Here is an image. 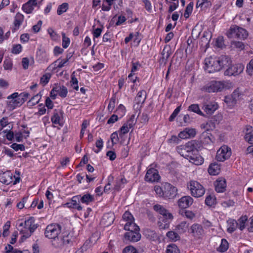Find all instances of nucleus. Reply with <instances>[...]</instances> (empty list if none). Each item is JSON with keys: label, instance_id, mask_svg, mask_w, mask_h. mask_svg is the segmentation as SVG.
Here are the masks:
<instances>
[{"label": "nucleus", "instance_id": "nucleus-1", "mask_svg": "<svg viewBox=\"0 0 253 253\" xmlns=\"http://www.w3.org/2000/svg\"><path fill=\"white\" fill-rule=\"evenodd\" d=\"M44 234L46 238L51 239L52 245L55 248H62L71 242V238L68 235L61 234V226L58 224L47 225Z\"/></svg>", "mask_w": 253, "mask_h": 253}, {"label": "nucleus", "instance_id": "nucleus-2", "mask_svg": "<svg viewBox=\"0 0 253 253\" xmlns=\"http://www.w3.org/2000/svg\"><path fill=\"white\" fill-rule=\"evenodd\" d=\"M29 94L22 92L19 94L14 92L7 97L6 108L8 110L12 111L16 107L21 106L28 99Z\"/></svg>", "mask_w": 253, "mask_h": 253}, {"label": "nucleus", "instance_id": "nucleus-3", "mask_svg": "<svg viewBox=\"0 0 253 253\" xmlns=\"http://www.w3.org/2000/svg\"><path fill=\"white\" fill-rule=\"evenodd\" d=\"M229 84L224 81H211L201 88L202 91L211 93L220 92L225 87H228Z\"/></svg>", "mask_w": 253, "mask_h": 253}, {"label": "nucleus", "instance_id": "nucleus-4", "mask_svg": "<svg viewBox=\"0 0 253 253\" xmlns=\"http://www.w3.org/2000/svg\"><path fill=\"white\" fill-rule=\"evenodd\" d=\"M124 229L128 231L125 235L126 240L132 242L140 240L141 235L139 232V228L136 224L125 225Z\"/></svg>", "mask_w": 253, "mask_h": 253}, {"label": "nucleus", "instance_id": "nucleus-5", "mask_svg": "<svg viewBox=\"0 0 253 253\" xmlns=\"http://www.w3.org/2000/svg\"><path fill=\"white\" fill-rule=\"evenodd\" d=\"M187 188L190 190L191 195L194 197H201L205 193V189L203 185L195 180H190L187 183Z\"/></svg>", "mask_w": 253, "mask_h": 253}, {"label": "nucleus", "instance_id": "nucleus-6", "mask_svg": "<svg viewBox=\"0 0 253 253\" xmlns=\"http://www.w3.org/2000/svg\"><path fill=\"white\" fill-rule=\"evenodd\" d=\"M204 69L209 73L220 71V66L217 58L212 57L206 58L204 62Z\"/></svg>", "mask_w": 253, "mask_h": 253}, {"label": "nucleus", "instance_id": "nucleus-7", "mask_svg": "<svg viewBox=\"0 0 253 253\" xmlns=\"http://www.w3.org/2000/svg\"><path fill=\"white\" fill-rule=\"evenodd\" d=\"M197 142L195 140H193L187 143L185 146H180L177 147V151L181 155L183 153V152H186L185 154L198 153V151L197 148Z\"/></svg>", "mask_w": 253, "mask_h": 253}, {"label": "nucleus", "instance_id": "nucleus-8", "mask_svg": "<svg viewBox=\"0 0 253 253\" xmlns=\"http://www.w3.org/2000/svg\"><path fill=\"white\" fill-rule=\"evenodd\" d=\"M231 155V149L227 146L223 145L217 151L216 158L218 161L223 162L229 158Z\"/></svg>", "mask_w": 253, "mask_h": 253}, {"label": "nucleus", "instance_id": "nucleus-9", "mask_svg": "<svg viewBox=\"0 0 253 253\" xmlns=\"http://www.w3.org/2000/svg\"><path fill=\"white\" fill-rule=\"evenodd\" d=\"M181 156L187 159L190 163L199 166L202 165L204 162V159L198 154L196 153H189V154H181Z\"/></svg>", "mask_w": 253, "mask_h": 253}, {"label": "nucleus", "instance_id": "nucleus-10", "mask_svg": "<svg viewBox=\"0 0 253 253\" xmlns=\"http://www.w3.org/2000/svg\"><path fill=\"white\" fill-rule=\"evenodd\" d=\"M189 233L196 239H200L204 234V229L201 225L194 223L191 226Z\"/></svg>", "mask_w": 253, "mask_h": 253}, {"label": "nucleus", "instance_id": "nucleus-11", "mask_svg": "<svg viewBox=\"0 0 253 253\" xmlns=\"http://www.w3.org/2000/svg\"><path fill=\"white\" fill-rule=\"evenodd\" d=\"M244 70V66L241 64H237L229 67L224 72L226 76H236L241 74Z\"/></svg>", "mask_w": 253, "mask_h": 253}, {"label": "nucleus", "instance_id": "nucleus-12", "mask_svg": "<svg viewBox=\"0 0 253 253\" xmlns=\"http://www.w3.org/2000/svg\"><path fill=\"white\" fill-rule=\"evenodd\" d=\"M160 178L158 170L153 168L149 169L145 176V180L149 182H158Z\"/></svg>", "mask_w": 253, "mask_h": 253}, {"label": "nucleus", "instance_id": "nucleus-13", "mask_svg": "<svg viewBox=\"0 0 253 253\" xmlns=\"http://www.w3.org/2000/svg\"><path fill=\"white\" fill-rule=\"evenodd\" d=\"M165 189V198H173L177 195V189L169 183H166L164 185Z\"/></svg>", "mask_w": 253, "mask_h": 253}, {"label": "nucleus", "instance_id": "nucleus-14", "mask_svg": "<svg viewBox=\"0 0 253 253\" xmlns=\"http://www.w3.org/2000/svg\"><path fill=\"white\" fill-rule=\"evenodd\" d=\"M64 206L69 208L76 209L79 211L83 210V207L80 205L78 195L73 196L70 202L64 204Z\"/></svg>", "mask_w": 253, "mask_h": 253}, {"label": "nucleus", "instance_id": "nucleus-15", "mask_svg": "<svg viewBox=\"0 0 253 253\" xmlns=\"http://www.w3.org/2000/svg\"><path fill=\"white\" fill-rule=\"evenodd\" d=\"M63 112L61 110H54L53 115L51 118L52 123L59 125L60 126H63Z\"/></svg>", "mask_w": 253, "mask_h": 253}, {"label": "nucleus", "instance_id": "nucleus-16", "mask_svg": "<svg viewBox=\"0 0 253 253\" xmlns=\"http://www.w3.org/2000/svg\"><path fill=\"white\" fill-rule=\"evenodd\" d=\"M193 203V198L189 196H185L181 197L178 201V205L181 209H186L190 207Z\"/></svg>", "mask_w": 253, "mask_h": 253}, {"label": "nucleus", "instance_id": "nucleus-17", "mask_svg": "<svg viewBox=\"0 0 253 253\" xmlns=\"http://www.w3.org/2000/svg\"><path fill=\"white\" fill-rule=\"evenodd\" d=\"M153 208L156 211L160 214L163 215L166 219H172L173 216L171 213H169L163 206L157 204L155 205Z\"/></svg>", "mask_w": 253, "mask_h": 253}, {"label": "nucleus", "instance_id": "nucleus-18", "mask_svg": "<svg viewBox=\"0 0 253 253\" xmlns=\"http://www.w3.org/2000/svg\"><path fill=\"white\" fill-rule=\"evenodd\" d=\"M13 175L10 171L0 172V182L8 185L13 182Z\"/></svg>", "mask_w": 253, "mask_h": 253}, {"label": "nucleus", "instance_id": "nucleus-19", "mask_svg": "<svg viewBox=\"0 0 253 253\" xmlns=\"http://www.w3.org/2000/svg\"><path fill=\"white\" fill-rule=\"evenodd\" d=\"M196 133L195 129L192 127H186L185 130L179 133L178 136L181 139H187L194 137Z\"/></svg>", "mask_w": 253, "mask_h": 253}, {"label": "nucleus", "instance_id": "nucleus-20", "mask_svg": "<svg viewBox=\"0 0 253 253\" xmlns=\"http://www.w3.org/2000/svg\"><path fill=\"white\" fill-rule=\"evenodd\" d=\"M242 95L243 93L238 88L233 91L231 96L226 98V101L227 103L232 102V104H235L238 100L241 99Z\"/></svg>", "mask_w": 253, "mask_h": 253}, {"label": "nucleus", "instance_id": "nucleus-21", "mask_svg": "<svg viewBox=\"0 0 253 253\" xmlns=\"http://www.w3.org/2000/svg\"><path fill=\"white\" fill-rule=\"evenodd\" d=\"M37 4V0H29L22 6V10L27 14L31 13L34 6Z\"/></svg>", "mask_w": 253, "mask_h": 253}, {"label": "nucleus", "instance_id": "nucleus-22", "mask_svg": "<svg viewBox=\"0 0 253 253\" xmlns=\"http://www.w3.org/2000/svg\"><path fill=\"white\" fill-rule=\"evenodd\" d=\"M215 189L217 192H223L226 187V183L225 179L218 178L214 183Z\"/></svg>", "mask_w": 253, "mask_h": 253}, {"label": "nucleus", "instance_id": "nucleus-23", "mask_svg": "<svg viewBox=\"0 0 253 253\" xmlns=\"http://www.w3.org/2000/svg\"><path fill=\"white\" fill-rule=\"evenodd\" d=\"M23 20L24 16L22 14L17 13L16 14L13 22L14 28L12 29V32H15L19 28L20 25L22 24L23 21Z\"/></svg>", "mask_w": 253, "mask_h": 253}, {"label": "nucleus", "instance_id": "nucleus-24", "mask_svg": "<svg viewBox=\"0 0 253 253\" xmlns=\"http://www.w3.org/2000/svg\"><path fill=\"white\" fill-rule=\"evenodd\" d=\"M80 202L85 205H89L95 201L94 196L89 193H86L83 195H78Z\"/></svg>", "mask_w": 253, "mask_h": 253}, {"label": "nucleus", "instance_id": "nucleus-25", "mask_svg": "<svg viewBox=\"0 0 253 253\" xmlns=\"http://www.w3.org/2000/svg\"><path fill=\"white\" fill-rule=\"evenodd\" d=\"M217 59L220 66V70L222 68L228 67L231 63V58L227 55H221Z\"/></svg>", "mask_w": 253, "mask_h": 253}, {"label": "nucleus", "instance_id": "nucleus-26", "mask_svg": "<svg viewBox=\"0 0 253 253\" xmlns=\"http://www.w3.org/2000/svg\"><path fill=\"white\" fill-rule=\"evenodd\" d=\"M218 108V105L216 102H210L204 106V109L207 114H212Z\"/></svg>", "mask_w": 253, "mask_h": 253}, {"label": "nucleus", "instance_id": "nucleus-27", "mask_svg": "<svg viewBox=\"0 0 253 253\" xmlns=\"http://www.w3.org/2000/svg\"><path fill=\"white\" fill-rule=\"evenodd\" d=\"M114 219V215L113 214L106 213L103 216L101 222L104 225L108 226L113 223Z\"/></svg>", "mask_w": 253, "mask_h": 253}, {"label": "nucleus", "instance_id": "nucleus-28", "mask_svg": "<svg viewBox=\"0 0 253 253\" xmlns=\"http://www.w3.org/2000/svg\"><path fill=\"white\" fill-rule=\"evenodd\" d=\"M54 90L61 97L65 98L67 96L68 89L65 86L57 85L54 87Z\"/></svg>", "mask_w": 253, "mask_h": 253}, {"label": "nucleus", "instance_id": "nucleus-29", "mask_svg": "<svg viewBox=\"0 0 253 253\" xmlns=\"http://www.w3.org/2000/svg\"><path fill=\"white\" fill-rule=\"evenodd\" d=\"M147 94L146 91L142 90L139 91L135 99V100L137 104H143L145 101V99L146 98Z\"/></svg>", "mask_w": 253, "mask_h": 253}, {"label": "nucleus", "instance_id": "nucleus-30", "mask_svg": "<svg viewBox=\"0 0 253 253\" xmlns=\"http://www.w3.org/2000/svg\"><path fill=\"white\" fill-rule=\"evenodd\" d=\"M238 228L236 220L230 218L227 221V232L232 233Z\"/></svg>", "mask_w": 253, "mask_h": 253}, {"label": "nucleus", "instance_id": "nucleus-31", "mask_svg": "<svg viewBox=\"0 0 253 253\" xmlns=\"http://www.w3.org/2000/svg\"><path fill=\"white\" fill-rule=\"evenodd\" d=\"M36 59L40 63L47 62L48 60L45 52L42 50H39V51H37Z\"/></svg>", "mask_w": 253, "mask_h": 253}, {"label": "nucleus", "instance_id": "nucleus-32", "mask_svg": "<svg viewBox=\"0 0 253 253\" xmlns=\"http://www.w3.org/2000/svg\"><path fill=\"white\" fill-rule=\"evenodd\" d=\"M220 170V166L216 163L211 164L208 169L209 173L211 175H217L219 173Z\"/></svg>", "mask_w": 253, "mask_h": 253}, {"label": "nucleus", "instance_id": "nucleus-33", "mask_svg": "<svg viewBox=\"0 0 253 253\" xmlns=\"http://www.w3.org/2000/svg\"><path fill=\"white\" fill-rule=\"evenodd\" d=\"M188 224L186 221H182L175 228V230L179 234L185 232L188 229Z\"/></svg>", "mask_w": 253, "mask_h": 253}, {"label": "nucleus", "instance_id": "nucleus-34", "mask_svg": "<svg viewBox=\"0 0 253 253\" xmlns=\"http://www.w3.org/2000/svg\"><path fill=\"white\" fill-rule=\"evenodd\" d=\"M248 220V217L246 215H243L241 216L237 221H236L237 223L238 228H239L241 231L243 230L245 227L246 225V222Z\"/></svg>", "mask_w": 253, "mask_h": 253}, {"label": "nucleus", "instance_id": "nucleus-35", "mask_svg": "<svg viewBox=\"0 0 253 253\" xmlns=\"http://www.w3.org/2000/svg\"><path fill=\"white\" fill-rule=\"evenodd\" d=\"M123 219L126 222L125 225L135 224L134 222V219L133 215L129 211H126L124 213Z\"/></svg>", "mask_w": 253, "mask_h": 253}, {"label": "nucleus", "instance_id": "nucleus-36", "mask_svg": "<svg viewBox=\"0 0 253 253\" xmlns=\"http://www.w3.org/2000/svg\"><path fill=\"white\" fill-rule=\"evenodd\" d=\"M116 0H103L101 6L102 11H109L111 9L112 5Z\"/></svg>", "mask_w": 253, "mask_h": 253}, {"label": "nucleus", "instance_id": "nucleus-37", "mask_svg": "<svg viewBox=\"0 0 253 253\" xmlns=\"http://www.w3.org/2000/svg\"><path fill=\"white\" fill-rule=\"evenodd\" d=\"M238 26L234 25L230 27L229 30L227 32V36L229 38H237V31Z\"/></svg>", "mask_w": 253, "mask_h": 253}, {"label": "nucleus", "instance_id": "nucleus-38", "mask_svg": "<svg viewBox=\"0 0 253 253\" xmlns=\"http://www.w3.org/2000/svg\"><path fill=\"white\" fill-rule=\"evenodd\" d=\"M34 222V220L32 218H29L28 220L25 221L24 223L22 222L19 224V226H24L25 230H21L20 233L24 234L25 233L26 230H29L30 227L32 226L33 223Z\"/></svg>", "mask_w": 253, "mask_h": 253}, {"label": "nucleus", "instance_id": "nucleus-39", "mask_svg": "<svg viewBox=\"0 0 253 253\" xmlns=\"http://www.w3.org/2000/svg\"><path fill=\"white\" fill-rule=\"evenodd\" d=\"M167 237L169 238V239L171 241L175 242L180 240V237L176 231H170L167 232L166 234Z\"/></svg>", "mask_w": 253, "mask_h": 253}, {"label": "nucleus", "instance_id": "nucleus-40", "mask_svg": "<svg viewBox=\"0 0 253 253\" xmlns=\"http://www.w3.org/2000/svg\"><path fill=\"white\" fill-rule=\"evenodd\" d=\"M229 248V244L227 241L225 239H222L221 244L217 250L221 253H224Z\"/></svg>", "mask_w": 253, "mask_h": 253}, {"label": "nucleus", "instance_id": "nucleus-41", "mask_svg": "<svg viewBox=\"0 0 253 253\" xmlns=\"http://www.w3.org/2000/svg\"><path fill=\"white\" fill-rule=\"evenodd\" d=\"M237 33V38L240 39L244 40L248 36V32L247 31L246 29L239 27H238Z\"/></svg>", "mask_w": 253, "mask_h": 253}, {"label": "nucleus", "instance_id": "nucleus-42", "mask_svg": "<svg viewBox=\"0 0 253 253\" xmlns=\"http://www.w3.org/2000/svg\"><path fill=\"white\" fill-rule=\"evenodd\" d=\"M42 97V95L40 93L34 96L28 102V105L30 106L35 105L39 103Z\"/></svg>", "mask_w": 253, "mask_h": 253}, {"label": "nucleus", "instance_id": "nucleus-43", "mask_svg": "<svg viewBox=\"0 0 253 253\" xmlns=\"http://www.w3.org/2000/svg\"><path fill=\"white\" fill-rule=\"evenodd\" d=\"M171 54V49L169 47L165 46L162 52L163 56L162 59L165 60V62L167 61Z\"/></svg>", "mask_w": 253, "mask_h": 253}, {"label": "nucleus", "instance_id": "nucleus-44", "mask_svg": "<svg viewBox=\"0 0 253 253\" xmlns=\"http://www.w3.org/2000/svg\"><path fill=\"white\" fill-rule=\"evenodd\" d=\"M188 110L196 113L201 116H204L203 112L199 108V105L197 104H194L190 105L188 107Z\"/></svg>", "mask_w": 253, "mask_h": 253}, {"label": "nucleus", "instance_id": "nucleus-45", "mask_svg": "<svg viewBox=\"0 0 253 253\" xmlns=\"http://www.w3.org/2000/svg\"><path fill=\"white\" fill-rule=\"evenodd\" d=\"M167 253H180V251L175 244H171L168 246Z\"/></svg>", "mask_w": 253, "mask_h": 253}, {"label": "nucleus", "instance_id": "nucleus-46", "mask_svg": "<svg viewBox=\"0 0 253 253\" xmlns=\"http://www.w3.org/2000/svg\"><path fill=\"white\" fill-rule=\"evenodd\" d=\"M205 203L207 205L211 207L215 204L216 198L214 195H209L205 200Z\"/></svg>", "mask_w": 253, "mask_h": 253}, {"label": "nucleus", "instance_id": "nucleus-47", "mask_svg": "<svg viewBox=\"0 0 253 253\" xmlns=\"http://www.w3.org/2000/svg\"><path fill=\"white\" fill-rule=\"evenodd\" d=\"M244 139L248 143L251 144H253V133H252L251 129H247V132L244 136Z\"/></svg>", "mask_w": 253, "mask_h": 253}, {"label": "nucleus", "instance_id": "nucleus-48", "mask_svg": "<svg viewBox=\"0 0 253 253\" xmlns=\"http://www.w3.org/2000/svg\"><path fill=\"white\" fill-rule=\"evenodd\" d=\"M68 9V4L67 3H63L62 4L59 5L57 10V13L58 15H60L62 13L65 12Z\"/></svg>", "mask_w": 253, "mask_h": 253}, {"label": "nucleus", "instance_id": "nucleus-49", "mask_svg": "<svg viewBox=\"0 0 253 253\" xmlns=\"http://www.w3.org/2000/svg\"><path fill=\"white\" fill-rule=\"evenodd\" d=\"M70 83L71 85L73 87V88L76 90H78V81L77 79L75 77L74 73L71 75V80L70 81Z\"/></svg>", "mask_w": 253, "mask_h": 253}, {"label": "nucleus", "instance_id": "nucleus-50", "mask_svg": "<svg viewBox=\"0 0 253 253\" xmlns=\"http://www.w3.org/2000/svg\"><path fill=\"white\" fill-rule=\"evenodd\" d=\"M51 78V74L50 73H46L43 75L41 78L40 83L43 85L46 84Z\"/></svg>", "mask_w": 253, "mask_h": 253}, {"label": "nucleus", "instance_id": "nucleus-51", "mask_svg": "<svg viewBox=\"0 0 253 253\" xmlns=\"http://www.w3.org/2000/svg\"><path fill=\"white\" fill-rule=\"evenodd\" d=\"M193 7V2H190L187 5L184 14V16L186 18H188L189 17L190 14L192 13Z\"/></svg>", "mask_w": 253, "mask_h": 253}, {"label": "nucleus", "instance_id": "nucleus-52", "mask_svg": "<svg viewBox=\"0 0 253 253\" xmlns=\"http://www.w3.org/2000/svg\"><path fill=\"white\" fill-rule=\"evenodd\" d=\"M116 102V96L114 95L111 98L108 106V110L112 112L115 108Z\"/></svg>", "mask_w": 253, "mask_h": 253}, {"label": "nucleus", "instance_id": "nucleus-53", "mask_svg": "<svg viewBox=\"0 0 253 253\" xmlns=\"http://www.w3.org/2000/svg\"><path fill=\"white\" fill-rule=\"evenodd\" d=\"M123 253H139L138 251L132 246H128L125 247L123 251Z\"/></svg>", "mask_w": 253, "mask_h": 253}, {"label": "nucleus", "instance_id": "nucleus-54", "mask_svg": "<svg viewBox=\"0 0 253 253\" xmlns=\"http://www.w3.org/2000/svg\"><path fill=\"white\" fill-rule=\"evenodd\" d=\"M154 190L156 194L160 197H165V189H163L159 186H155Z\"/></svg>", "mask_w": 253, "mask_h": 253}, {"label": "nucleus", "instance_id": "nucleus-55", "mask_svg": "<svg viewBox=\"0 0 253 253\" xmlns=\"http://www.w3.org/2000/svg\"><path fill=\"white\" fill-rule=\"evenodd\" d=\"M62 46L64 48H67L70 44V39L65 36V34L64 33H62Z\"/></svg>", "mask_w": 253, "mask_h": 253}, {"label": "nucleus", "instance_id": "nucleus-56", "mask_svg": "<svg viewBox=\"0 0 253 253\" xmlns=\"http://www.w3.org/2000/svg\"><path fill=\"white\" fill-rule=\"evenodd\" d=\"M136 122L135 116L132 115L130 117L129 119L127 121L126 126L124 125L123 126H133Z\"/></svg>", "mask_w": 253, "mask_h": 253}, {"label": "nucleus", "instance_id": "nucleus-57", "mask_svg": "<svg viewBox=\"0 0 253 253\" xmlns=\"http://www.w3.org/2000/svg\"><path fill=\"white\" fill-rule=\"evenodd\" d=\"M22 46L20 44H14L13 45L11 52L13 54H19L22 51Z\"/></svg>", "mask_w": 253, "mask_h": 253}, {"label": "nucleus", "instance_id": "nucleus-58", "mask_svg": "<svg viewBox=\"0 0 253 253\" xmlns=\"http://www.w3.org/2000/svg\"><path fill=\"white\" fill-rule=\"evenodd\" d=\"M11 148L13 149L15 151L18 150L24 151L25 150V146L23 144H18L17 143H13L11 146Z\"/></svg>", "mask_w": 253, "mask_h": 253}, {"label": "nucleus", "instance_id": "nucleus-59", "mask_svg": "<svg viewBox=\"0 0 253 253\" xmlns=\"http://www.w3.org/2000/svg\"><path fill=\"white\" fill-rule=\"evenodd\" d=\"M246 72L249 75L253 74V58L251 60L249 63L247 65Z\"/></svg>", "mask_w": 253, "mask_h": 253}, {"label": "nucleus", "instance_id": "nucleus-60", "mask_svg": "<svg viewBox=\"0 0 253 253\" xmlns=\"http://www.w3.org/2000/svg\"><path fill=\"white\" fill-rule=\"evenodd\" d=\"M96 147L98 148V150H94V151L96 153H98L100 150L102 149L103 146V141L102 139L100 138L99 139L97 140L95 143Z\"/></svg>", "mask_w": 253, "mask_h": 253}, {"label": "nucleus", "instance_id": "nucleus-61", "mask_svg": "<svg viewBox=\"0 0 253 253\" xmlns=\"http://www.w3.org/2000/svg\"><path fill=\"white\" fill-rule=\"evenodd\" d=\"M10 226V221H7L6 223L4 225L3 229V233L2 235L4 237H6L8 235V231L9 230V229Z\"/></svg>", "mask_w": 253, "mask_h": 253}, {"label": "nucleus", "instance_id": "nucleus-62", "mask_svg": "<svg viewBox=\"0 0 253 253\" xmlns=\"http://www.w3.org/2000/svg\"><path fill=\"white\" fill-rule=\"evenodd\" d=\"M117 112L120 115L121 117L124 116L126 112L125 106L122 104H120L117 109Z\"/></svg>", "mask_w": 253, "mask_h": 253}, {"label": "nucleus", "instance_id": "nucleus-63", "mask_svg": "<svg viewBox=\"0 0 253 253\" xmlns=\"http://www.w3.org/2000/svg\"><path fill=\"white\" fill-rule=\"evenodd\" d=\"M11 122L9 121L7 117H3L0 120V125L1 126H6L7 125H10Z\"/></svg>", "mask_w": 253, "mask_h": 253}, {"label": "nucleus", "instance_id": "nucleus-64", "mask_svg": "<svg viewBox=\"0 0 253 253\" xmlns=\"http://www.w3.org/2000/svg\"><path fill=\"white\" fill-rule=\"evenodd\" d=\"M248 221L249 222L247 225L248 230L250 232H253V215L250 217Z\"/></svg>", "mask_w": 253, "mask_h": 253}]
</instances>
